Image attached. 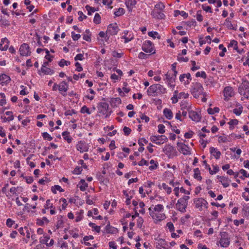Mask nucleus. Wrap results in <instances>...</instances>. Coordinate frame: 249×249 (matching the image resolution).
Segmentation results:
<instances>
[{
  "label": "nucleus",
  "mask_w": 249,
  "mask_h": 249,
  "mask_svg": "<svg viewBox=\"0 0 249 249\" xmlns=\"http://www.w3.org/2000/svg\"><path fill=\"white\" fill-rule=\"evenodd\" d=\"M223 94L224 96V100L228 101L230 98L234 95L233 89L230 86L226 87L223 90Z\"/></svg>",
  "instance_id": "9"
},
{
  "label": "nucleus",
  "mask_w": 249,
  "mask_h": 249,
  "mask_svg": "<svg viewBox=\"0 0 249 249\" xmlns=\"http://www.w3.org/2000/svg\"><path fill=\"white\" fill-rule=\"evenodd\" d=\"M240 107L238 108H235L233 110V112L236 115H240L243 111V107L239 105Z\"/></svg>",
  "instance_id": "52"
},
{
  "label": "nucleus",
  "mask_w": 249,
  "mask_h": 249,
  "mask_svg": "<svg viewBox=\"0 0 249 249\" xmlns=\"http://www.w3.org/2000/svg\"><path fill=\"white\" fill-rule=\"evenodd\" d=\"M69 86L66 82L63 81L59 84L58 90L60 93L64 96L67 95V91L68 89Z\"/></svg>",
  "instance_id": "12"
},
{
  "label": "nucleus",
  "mask_w": 249,
  "mask_h": 249,
  "mask_svg": "<svg viewBox=\"0 0 249 249\" xmlns=\"http://www.w3.org/2000/svg\"><path fill=\"white\" fill-rule=\"evenodd\" d=\"M220 235L221 236L219 241L221 247L226 248L229 246L230 241L228 236V233L225 231L220 232Z\"/></svg>",
  "instance_id": "5"
},
{
  "label": "nucleus",
  "mask_w": 249,
  "mask_h": 249,
  "mask_svg": "<svg viewBox=\"0 0 249 249\" xmlns=\"http://www.w3.org/2000/svg\"><path fill=\"white\" fill-rule=\"evenodd\" d=\"M85 8L88 11V14L89 15H91L94 12L98 11V8L92 7L89 5H86Z\"/></svg>",
  "instance_id": "37"
},
{
  "label": "nucleus",
  "mask_w": 249,
  "mask_h": 249,
  "mask_svg": "<svg viewBox=\"0 0 249 249\" xmlns=\"http://www.w3.org/2000/svg\"><path fill=\"white\" fill-rule=\"evenodd\" d=\"M203 198L202 197L196 198L194 200L196 208H198L199 211L202 210Z\"/></svg>",
  "instance_id": "26"
},
{
  "label": "nucleus",
  "mask_w": 249,
  "mask_h": 249,
  "mask_svg": "<svg viewBox=\"0 0 249 249\" xmlns=\"http://www.w3.org/2000/svg\"><path fill=\"white\" fill-rule=\"evenodd\" d=\"M148 35L149 36L153 37V38H155L156 36H157V37L158 39H160V36L159 35L158 33L157 32H148Z\"/></svg>",
  "instance_id": "51"
},
{
  "label": "nucleus",
  "mask_w": 249,
  "mask_h": 249,
  "mask_svg": "<svg viewBox=\"0 0 249 249\" xmlns=\"http://www.w3.org/2000/svg\"><path fill=\"white\" fill-rule=\"evenodd\" d=\"M98 113L100 117L106 118L110 116L111 111L109 108L107 103L102 102L99 104L97 106Z\"/></svg>",
  "instance_id": "2"
},
{
  "label": "nucleus",
  "mask_w": 249,
  "mask_h": 249,
  "mask_svg": "<svg viewBox=\"0 0 249 249\" xmlns=\"http://www.w3.org/2000/svg\"><path fill=\"white\" fill-rule=\"evenodd\" d=\"M71 64L69 61L65 60L64 59H62L58 63V65L61 67H63L65 66H69Z\"/></svg>",
  "instance_id": "45"
},
{
  "label": "nucleus",
  "mask_w": 249,
  "mask_h": 249,
  "mask_svg": "<svg viewBox=\"0 0 249 249\" xmlns=\"http://www.w3.org/2000/svg\"><path fill=\"white\" fill-rule=\"evenodd\" d=\"M196 77H201L203 78H206L207 77V75H206V73L204 72V71H198L196 73Z\"/></svg>",
  "instance_id": "58"
},
{
  "label": "nucleus",
  "mask_w": 249,
  "mask_h": 249,
  "mask_svg": "<svg viewBox=\"0 0 249 249\" xmlns=\"http://www.w3.org/2000/svg\"><path fill=\"white\" fill-rule=\"evenodd\" d=\"M163 210V206L161 204L157 205L154 208L150 207L148 209L150 215L157 221H160L165 218V215L164 213H159L162 212Z\"/></svg>",
  "instance_id": "1"
},
{
  "label": "nucleus",
  "mask_w": 249,
  "mask_h": 249,
  "mask_svg": "<svg viewBox=\"0 0 249 249\" xmlns=\"http://www.w3.org/2000/svg\"><path fill=\"white\" fill-rule=\"evenodd\" d=\"M19 51L20 55L22 56H26L31 54L29 46L26 43H24L20 46Z\"/></svg>",
  "instance_id": "10"
},
{
  "label": "nucleus",
  "mask_w": 249,
  "mask_h": 249,
  "mask_svg": "<svg viewBox=\"0 0 249 249\" xmlns=\"http://www.w3.org/2000/svg\"><path fill=\"white\" fill-rule=\"evenodd\" d=\"M189 116L193 121L196 122L199 121L201 119L199 114L194 111H189Z\"/></svg>",
  "instance_id": "23"
},
{
  "label": "nucleus",
  "mask_w": 249,
  "mask_h": 249,
  "mask_svg": "<svg viewBox=\"0 0 249 249\" xmlns=\"http://www.w3.org/2000/svg\"><path fill=\"white\" fill-rule=\"evenodd\" d=\"M219 108L217 107H215L214 108H209L207 111L209 114H214V113H218L219 112Z\"/></svg>",
  "instance_id": "46"
},
{
  "label": "nucleus",
  "mask_w": 249,
  "mask_h": 249,
  "mask_svg": "<svg viewBox=\"0 0 249 249\" xmlns=\"http://www.w3.org/2000/svg\"><path fill=\"white\" fill-rule=\"evenodd\" d=\"M20 88L22 89L20 91V94L21 95H25L28 93V91H27L26 88L24 86H20Z\"/></svg>",
  "instance_id": "61"
},
{
  "label": "nucleus",
  "mask_w": 249,
  "mask_h": 249,
  "mask_svg": "<svg viewBox=\"0 0 249 249\" xmlns=\"http://www.w3.org/2000/svg\"><path fill=\"white\" fill-rule=\"evenodd\" d=\"M114 129L113 125L107 126L104 127V130L107 136L111 137L116 134L117 131Z\"/></svg>",
  "instance_id": "17"
},
{
  "label": "nucleus",
  "mask_w": 249,
  "mask_h": 249,
  "mask_svg": "<svg viewBox=\"0 0 249 249\" xmlns=\"http://www.w3.org/2000/svg\"><path fill=\"white\" fill-rule=\"evenodd\" d=\"M76 150L80 153L88 151L89 145L84 141H78L76 144Z\"/></svg>",
  "instance_id": "7"
},
{
  "label": "nucleus",
  "mask_w": 249,
  "mask_h": 249,
  "mask_svg": "<svg viewBox=\"0 0 249 249\" xmlns=\"http://www.w3.org/2000/svg\"><path fill=\"white\" fill-rule=\"evenodd\" d=\"M178 15H181L184 18H186L188 17V14L185 12L184 11H180L179 10H175V16L177 17Z\"/></svg>",
  "instance_id": "43"
},
{
  "label": "nucleus",
  "mask_w": 249,
  "mask_h": 249,
  "mask_svg": "<svg viewBox=\"0 0 249 249\" xmlns=\"http://www.w3.org/2000/svg\"><path fill=\"white\" fill-rule=\"evenodd\" d=\"M101 17L100 15L98 13H96L94 18H93V22L95 24H99L101 22Z\"/></svg>",
  "instance_id": "48"
},
{
  "label": "nucleus",
  "mask_w": 249,
  "mask_h": 249,
  "mask_svg": "<svg viewBox=\"0 0 249 249\" xmlns=\"http://www.w3.org/2000/svg\"><path fill=\"white\" fill-rule=\"evenodd\" d=\"M217 178L220 179V181L224 188H226L229 186V181H230V180H229L228 178L218 176Z\"/></svg>",
  "instance_id": "28"
},
{
  "label": "nucleus",
  "mask_w": 249,
  "mask_h": 249,
  "mask_svg": "<svg viewBox=\"0 0 249 249\" xmlns=\"http://www.w3.org/2000/svg\"><path fill=\"white\" fill-rule=\"evenodd\" d=\"M54 73V71L50 68L46 66L41 67L40 70L38 71V74L41 75L43 73L44 75H52Z\"/></svg>",
  "instance_id": "16"
},
{
  "label": "nucleus",
  "mask_w": 249,
  "mask_h": 249,
  "mask_svg": "<svg viewBox=\"0 0 249 249\" xmlns=\"http://www.w3.org/2000/svg\"><path fill=\"white\" fill-rule=\"evenodd\" d=\"M203 88L201 84L195 82L193 83L191 89V93L195 98H197L199 96L203 94L206 95V93L203 92Z\"/></svg>",
  "instance_id": "3"
},
{
  "label": "nucleus",
  "mask_w": 249,
  "mask_h": 249,
  "mask_svg": "<svg viewBox=\"0 0 249 249\" xmlns=\"http://www.w3.org/2000/svg\"><path fill=\"white\" fill-rule=\"evenodd\" d=\"M89 226L92 228L93 231H96L97 232H99L100 231L101 227L100 226L96 225L94 223L90 222L89 223Z\"/></svg>",
  "instance_id": "42"
},
{
  "label": "nucleus",
  "mask_w": 249,
  "mask_h": 249,
  "mask_svg": "<svg viewBox=\"0 0 249 249\" xmlns=\"http://www.w3.org/2000/svg\"><path fill=\"white\" fill-rule=\"evenodd\" d=\"M147 94L149 96H155L156 94H158L157 93V84H154L150 86L147 91Z\"/></svg>",
  "instance_id": "21"
},
{
  "label": "nucleus",
  "mask_w": 249,
  "mask_h": 249,
  "mask_svg": "<svg viewBox=\"0 0 249 249\" xmlns=\"http://www.w3.org/2000/svg\"><path fill=\"white\" fill-rule=\"evenodd\" d=\"M62 136L64 139L66 140L68 143H71L72 142V138L70 135V132L68 131H64L62 133Z\"/></svg>",
  "instance_id": "32"
},
{
  "label": "nucleus",
  "mask_w": 249,
  "mask_h": 249,
  "mask_svg": "<svg viewBox=\"0 0 249 249\" xmlns=\"http://www.w3.org/2000/svg\"><path fill=\"white\" fill-rule=\"evenodd\" d=\"M81 191H85L88 188V184L84 179H81L77 185Z\"/></svg>",
  "instance_id": "29"
},
{
  "label": "nucleus",
  "mask_w": 249,
  "mask_h": 249,
  "mask_svg": "<svg viewBox=\"0 0 249 249\" xmlns=\"http://www.w3.org/2000/svg\"><path fill=\"white\" fill-rule=\"evenodd\" d=\"M150 163L153 165H151L149 167V170H153L156 169L157 168L158 164V162L155 163V161L153 160H150Z\"/></svg>",
  "instance_id": "54"
},
{
  "label": "nucleus",
  "mask_w": 249,
  "mask_h": 249,
  "mask_svg": "<svg viewBox=\"0 0 249 249\" xmlns=\"http://www.w3.org/2000/svg\"><path fill=\"white\" fill-rule=\"evenodd\" d=\"M124 10L122 8H118L114 12V15L116 17H119L124 14Z\"/></svg>",
  "instance_id": "50"
},
{
  "label": "nucleus",
  "mask_w": 249,
  "mask_h": 249,
  "mask_svg": "<svg viewBox=\"0 0 249 249\" xmlns=\"http://www.w3.org/2000/svg\"><path fill=\"white\" fill-rule=\"evenodd\" d=\"M164 8L165 6L163 3L160 2L155 5L154 9H156L158 11H162L164 9Z\"/></svg>",
  "instance_id": "44"
},
{
  "label": "nucleus",
  "mask_w": 249,
  "mask_h": 249,
  "mask_svg": "<svg viewBox=\"0 0 249 249\" xmlns=\"http://www.w3.org/2000/svg\"><path fill=\"white\" fill-rule=\"evenodd\" d=\"M110 105L113 107H117L121 104V100L119 97L112 98L109 101Z\"/></svg>",
  "instance_id": "25"
},
{
  "label": "nucleus",
  "mask_w": 249,
  "mask_h": 249,
  "mask_svg": "<svg viewBox=\"0 0 249 249\" xmlns=\"http://www.w3.org/2000/svg\"><path fill=\"white\" fill-rule=\"evenodd\" d=\"M162 186L166 192L168 194H170L172 192V189L171 188L168 186L167 185H166L165 183H163L162 184Z\"/></svg>",
  "instance_id": "59"
},
{
  "label": "nucleus",
  "mask_w": 249,
  "mask_h": 249,
  "mask_svg": "<svg viewBox=\"0 0 249 249\" xmlns=\"http://www.w3.org/2000/svg\"><path fill=\"white\" fill-rule=\"evenodd\" d=\"M42 136L44 139L47 140L49 141L53 139V137L47 132L42 133Z\"/></svg>",
  "instance_id": "53"
},
{
  "label": "nucleus",
  "mask_w": 249,
  "mask_h": 249,
  "mask_svg": "<svg viewBox=\"0 0 249 249\" xmlns=\"http://www.w3.org/2000/svg\"><path fill=\"white\" fill-rule=\"evenodd\" d=\"M50 181V179H49L45 177L44 178L39 179L38 181V183L40 184L45 185L46 183H49Z\"/></svg>",
  "instance_id": "60"
},
{
  "label": "nucleus",
  "mask_w": 249,
  "mask_h": 249,
  "mask_svg": "<svg viewBox=\"0 0 249 249\" xmlns=\"http://www.w3.org/2000/svg\"><path fill=\"white\" fill-rule=\"evenodd\" d=\"M119 31V27L116 23L110 24L107 29V33L109 35H116Z\"/></svg>",
  "instance_id": "11"
},
{
  "label": "nucleus",
  "mask_w": 249,
  "mask_h": 249,
  "mask_svg": "<svg viewBox=\"0 0 249 249\" xmlns=\"http://www.w3.org/2000/svg\"><path fill=\"white\" fill-rule=\"evenodd\" d=\"M45 209H52L53 208V204L51 203V200L50 199H48L46 201V204L45 205Z\"/></svg>",
  "instance_id": "63"
},
{
  "label": "nucleus",
  "mask_w": 249,
  "mask_h": 249,
  "mask_svg": "<svg viewBox=\"0 0 249 249\" xmlns=\"http://www.w3.org/2000/svg\"><path fill=\"white\" fill-rule=\"evenodd\" d=\"M151 16L153 18L162 19H164L165 17V15L161 11H158L156 9H154L151 12Z\"/></svg>",
  "instance_id": "15"
},
{
  "label": "nucleus",
  "mask_w": 249,
  "mask_h": 249,
  "mask_svg": "<svg viewBox=\"0 0 249 249\" xmlns=\"http://www.w3.org/2000/svg\"><path fill=\"white\" fill-rule=\"evenodd\" d=\"M51 191L54 194H56L57 191L60 192H64V190L62 189L60 186L58 185H55L52 186L51 188Z\"/></svg>",
  "instance_id": "35"
},
{
  "label": "nucleus",
  "mask_w": 249,
  "mask_h": 249,
  "mask_svg": "<svg viewBox=\"0 0 249 249\" xmlns=\"http://www.w3.org/2000/svg\"><path fill=\"white\" fill-rule=\"evenodd\" d=\"M210 153L213 155L216 159H218L221 155V152L213 147L210 148Z\"/></svg>",
  "instance_id": "30"
},
{
  "label": "nucleus",
  "mask_w": 249,
  "mask_h": 249,
  "mask_svg": "<svg viewBox=\"0 0 249 249\" xmlns=\"http://www.w3.org/2000/svg\"><path fill=\"white\" fill-rule=\"evenodd\" d=\"M163 114L168 120H171L173 117V114L170 109L166 108L163 110Z\"/></svg>",
  "instance_id": "31"
},
{
  "label": "nucleus",
  "mask_w": 249,
  "mask_h": 249,
  "mask_svg": "<svg viewBox=\"0 0 249 249\" xmlns=\"http://www.w3.org/2000/svg\"><path fill=\"white\" fill-rule=\"evenodd\" d=\"M6 103L5 95L3 93H0V106H3Z\"/></svg>",
  "instance_id": "47"
},
{
  "label": "nucleus",
  "mask_w": 249,
  "mask_h": 249,
  "mask_svg": "<svg viewBox=\"0 0 249 249\" xmlns=\"http://www.w3.org/2000/svg\"><path fill=\"white\" fill-rule=\"evenodd\" d=\"M15 221L13 220L11 218H8L6 222V226L8 227H12L13 225L15 224Z\"/></svg>",
  "instance_id": "62"
},
{
  "label": "nucleus",
  "mask_w": 249,
  "mask_h": 249,
  "mask_svg": "<svg viewBox=\"0 0 249 249\" xmlns=\"http://www.w3.org/2000/svg\"><path fill=\"white\" fill-rule=\"evenodd\" d=\"M39 241L41 245L44 244L47 247H52L54 243V240L50 239V236L47 234H43V235L40 236L39 238Z\"/></svg>",
  "instance_id": "4"
},
{
  "label": "nucleus",
  "mask_w": 249,
  "mask_h": 249,
  "mask_svg": "<svg viewBox=\"0 0 249 249\" xmlns=\"http://www.w3.org/2000/svg\"><path fill=\"white\" fill-rule=\"evenodd\" d=\"M82 171V168L81 167L77 166L73 171V174L75 175H79Z\"/></svg>",
  "instance_id": "56"
},
{
  "label": "nucleus",
  "mask_w": 249,
  "mask_h": 249,
  "mask_svg": "<svg viewBox=\"0 0 249 249\" xmlns=\"http://www.w3.org/2000/svg\"><path fill=\"white\" fill-rule=\"evenodd\" d=\"M80 112L83 114L87 113L88 114H90L91 113V111L89 110V108L87 107L86 106H83L81 108Z\"/></svg>",
  "instance_id": "49"
},
{
  "label": "nucleus",
  "mask_w": 249,
  "mask_h": 249,
  "mask_svg": "<svg viewBox=\"0 0 249 249\" xmlns=\"http://www.w3.org/2000/svg\"><path fill=\"white\" fill-rule=\"evenodd\" d=\"M177 60L179 62H187L188 61L189 59L188 57H184L181 56L180 54H178L177 58Z\"/></svg>",
  "instance_id": "57"
},
{
  "label": "nucleus",
  "mask_w": 249,
  "mask_h": 249,
  "mask_svg": "<svg viewBox=\"0 0 249 249\" xmlns=\"http://www.w3.org/2000/svg\"><path fill=\"white\" fill-rule=\"evenodd\" d=\"M83 38L84 40L90 42L91 41V34L89 30H86V34L83 35Z\"/></svg>",
  "instance_id": "38"
},
{
  "label": "nucleus",
  "mask_w": 249,
  "mask_h": 249,
  "mask_svg": "<svg viewBox=\"0 0 249 249\" xmlns=\"http://www.w3.org/2000/svg\"><path fill=\"white\" fill-rule=\"evenodd\" d=\"M60 201L62 202V208L63 210H65L67 208L68 205L66 199L64 198H61L60 199Z\"/></svg>",
  "instance_id": "64"
},
{
  "label": "nucleus",
  "mask_w": 249,
  "mask_h": 249,
  "mask_svg": "<svg viewBox=\"0 0 249 249\" xmlns=\"http://www.w3.org/2000/svg\"><path fill=\"white\" fill-rule=\"evenodd\" d=\"M9 44V41L7 38H2L0 41V50L1 51L7 50L8 48Z\"/></svg>",
  "instance_id": "20"
},
{
  "label": "nucleus",
  "mask_w": 249,
  "mask_h": 249,
  "mask_svg": "<svg viewBox=\"0 0 249 249\" xmlns=\"http://www.w3.org/2000/svg\"><path fill=\"white\" fill-rule=\"evenodd\" d=\"M164 153L167 155L169 158H172L177 156V151L174 147L170 144H167L163 149Z\"/></svg>",
  "instance_id": "6"
},
{
  "label": "nucleus",
  "mask_w": 249,
  "mask_h": 249,
  "mask_svg": "<svg viewBox=\"0 0 249 249\" xmlns=\"http://www.w3.org/2000/svg\"><path fill=\"white\" fill-rule=\"evenodd\" d=\"M187 206V202H184L182 201H180V199H178L177 203L176 204V207L177 209L181 212L184 213L186 211V208Z\"/></svg>",
  "instance_id": "19"
},
{
  "label": "nucleus",
  "mask_w": 249,
  "mask_h": 249,
  "mask_svg": "<svg viewBox=\"0 0 249 249\" xmlns=\"http://www.w3.org/2000/svg\"><path fill=\"white\" fill-rule=\"evenodd\" d=\"M69 202L74 204L77 206H81L83 204V201L78 196H74L69 199Z\"/></svg>",
  "instance_id": "18"
},
{
  "label": "nucleus",
  "mask_w": 249,
  "mask_h": 249,
  "mask_svg": "<svg viewBox=\"0 0 249 249\" xmlns=\"http://www.w3.org/2000/svg\"><path fill=\"white\" fill-rule=\"evenodd\" d=\"M194 177L195 178L198 180H201L202 177L200 176V172L198 168H195L194 170Z\"/></svg>",
  "instance_id": "36"
},
{
  "label": "nucleus",
  "mask_w": 249,
  "mask_h": 249,
  "mask_svg": "<svg viewBox=\"0 0 249 249\" xmlns=\"http://www.w3.org/2000/svg\"><path fill=\"white\" fill-rule=\"evenodd\" d=\"M10 81V78L5 74H2L0 75V84L2 85H6Z\"/></svg>",
  "instance_id": "24"
},
{
  "label": "nucleus",
  "mask_w": 249,
  "mask_h": 249,
  "mask_svg": "<svg viewBox=\"0 0 249 249\" xmlns=\"http://www.w3.org/2000/svg\"><path fill=\"white\" fill-rule=\"evenodd\" d=\"M162 137H164L165 138V141H167V138L165 136H163V135H161V136L159 135L158 136H152L150 138V140H151V142L155 143L158 141L160 140V138H162Z\"/></svg>",
  "instance_id": "39"
},
{
  "label": "nucleus",
  "mask_w": 249,
  "mask_h": 249,
  "mask_svg": "<svg viewBox=\"0 0 249 249\" xmlns=\"http://www.w3.org/2000/svg\"><path fill=\"white\" fill-rule=\"evenodd\" d=\"M177 146L178 148L179 152H181L183 155H187L190 154L189 148L186 144L181 142H178Z\"/></svg>",
  "instance_id": "13"
},
{
  "label": "nucleus",
  "mask_w": 249,
  "mask_h": 249,
  "mask_svg": "<svg viewBox=\"0 0 249 249\" xmlns=\"http://www.w3.org/2000/svg\"><path fill=\"white\" fill-rule=\"evenodd\" d=\"M81 37L79 34H76L74 32H71V37L74 41L78 40Z\"/></svg>",
  "instance_id": "55"
},
{
  "label": "nucleus",
  "mask_w": 249,
  "mask_h": 249,
  "mask_svg": "<svg viewBox=\"0 0 249 249\" xmlns=\"http://www.w3.org/2000/svg\"><path fill=\"white\" fill-rule=\"evenodd\" d=\"M181 110H187L188 112L191 109V106L186 101H182L180 104Z\"/></svg>",
  "instance_id": "34"
},
{
  "label": "nucleus",
  "mask_w": 249,
  "mask_h": 249,
  "mask_svg": "<svg viewBox=\"0 0 249 249\" xmlns=\"http://www.w3.org/2000/svg\"><path fill=\"white\" fill-rule=\"evenodd\" d=\"M237 42L235 40H232L231 41L230 44L228 45V48L231 47L233 46L234 50L236 51H238V47L237 46Z\"/></svg>",
  "instance_id": "40"
},
{
  "label": "nucleus",
  "mask_w": 249,
  "mask_h": 249,
  "mask_svg": "<svg viewBox=\"0 0 249 249\" xmlns=\"http://www.w3.org/2000/svg\"><path fill=\"white\" fill-rule=\"evenodd\" d=\"M49 220L46 217H43L41 218H37L36 220V224L38 226H43L47 225Z\"/></svg>",
  "instance_id": "27"
},
{
  "label": "nucleus",
  "mask_w": 249,
  "mask_h": 249,
  "mask_svg": "<svg viewBox=\"0 0 249 249\" xmlns=\"http://www.w3.org/2000/svg\"><path fill=\"white\" fill-rule=\"evenodd\" d=\"M157 93L162 94L166 92V89L162 85L157 84Z\"/></svg>",
  "instance_id": "41"
},
{
  "label": "nucleus",
  "mask_w": 249,
  "mask_h": 249,
  "mask_svg": "<svg viewBox=\"0 0 249 249\" xmlns=\"http://www.w3.org/2000/svg\"><path fill=\"white\" fill-rule=\"evenodd\" d=\"M84 213V210H80L79 211L75 213L76 217H75V221L76 222H79L81 220H82V219L83 218Z\"/></svg>",
  "instance_id": "33"
},
{
  "label": "nucleus",
  "mask_w": 249,
  "mask_h": 249,
  "mask_svg": "<svg viewBox=\"0 0 249 249\" xmlns=\"http://www.w3.org/2000/svg\"><path fill=\"white\" fill-rule=\"evenodd\" d=\"M142 50L145 53H155V52L153 51V43L149 40L145 41L142 46Z\"/></svg>",
  "instance_id": "8"
},
{
  "label": "nucleus",
  "mask_w": 249,
  "mask_h": 249,
  "mask_svg": "<svg viewBox=\"0 0 249 249\" xmlns=\"http://www.w3.org/2000/svg\"><path fill=\"white\" fill-rule=\"evenodd\" d=\"M136 0H125V5L126 6L128 12L130 13V15H132L131 12H133V9L135 7L136 4Z\"/></svg>",
  "instance_id": "14"
},
{
  "label": "nucleus",
  "mask_w": 249,
  "mask_h": 249,
  "mask_svg": "<svg viewBox=\"0 0 249 249\" xmlns=\"http://www.w3.org/2000/svg\"><path fill=\"white\" fill-rule=\"evenodd\" d=\"M105 233L114 234L118 233V230L117 228L113 227L110 225H107L105 227Z\"/></svg>",
  "instance_id": "22"
}]
</instances>
